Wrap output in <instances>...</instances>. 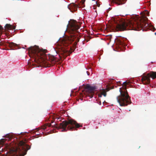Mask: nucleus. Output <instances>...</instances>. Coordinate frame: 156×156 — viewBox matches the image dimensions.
Masks as SVG:
<instances>
[{
  "mask_svg": "<svg viewBox=\"0 0 156 156\" xmlns=\"http://www.w3.org/2000/svg\"><path fill=\"white\" fill-rule=\"evenodd\" d=\"M96 5H97L98 7H99L100 6V4L98 3L97 1L95 2V4H94L93 6V8L94 9H95L96 8Z\"/></svg>",
  "mask_w": 156,
  "mask_h": 156,
  "instance_id": "obj_15",
  "label": "nucleus"
},
{
  "mask_svg": "<svg viewBox=\"0 0 156 156\" xmlns=\"http://www.w3.org/2000/svg\"><path fill=\"white\" fill-rule=\"evenodd\" d=\"M85 88L88 90L89 96L91 98L93 97L94 94V91L96 89L95 87L87 85L86 86Z\"/></svg>",
  "mask_w": 156,
  "mask_h": 156,
  "instance_id": "obj_9",
  "label": "nucleus"
},
{
  "mask_svg": "<svg viewBox=\"0 0 156 156\" xmlns=\"http://www.w3.org/2000/svg\"><path fill=\"white\" fill-rule=\"evenodd\" d=\"M148 20L147 17L141 18L136 16L132 17L130 20L124 21L120 23L116 24L114 26L117 31H123L127 30H139L148 26L146 23Z\"/></svg>",
  "mask_w": 156,
  "mask_h": 156,
  "instance_id": "obj_2",
  "label": "nucleus"
},
{
  "mask_svg": "<svg viewBox=\"0 0 156 156\" xmlns=\"http://www.w3.org/2000/svg\"><path fill=\"white\" fill-rule=\"evenodd\" d=\"M17 46V45L16 44L13 42H11L9 43V46L11 48H15Z\"/></svg>",
  "mask_w": 156,
  "mask_h": 156,
  "instance_id": "obj_12",
  "label": "nucleus"
},
{
  "mask_svg": "<svg viewBox=\"0 0 156 156\" xmlns=\"http://www.w3.org/2000/svg\"><path fill=\"white\" fill-rule=\"evenodd\" d=\"M26 143L25 141H20L19 144V146L16 148L14 151L16 153L23 154V155H25L27 151L30 148V146L26 144Z\"/></svg>",
  "mask_w": 156,
  "mask_h": 156,
  "instance_id": "obj_7",
  "label": "nucleus"
},
{
  "mask_svg": "<svg viewBox=\"0 0 156 156\" xmlns=\"http://www.w3.org/2000/svg\"><path fill=\"white\" fill-rule=\"evenodd\" d=\"M102 95L101 94H99L98 95V96L99 97H101V96H102Z\"/></svg>",
  "mask_w": 156,
  "mask_h": 156,
  "instance_id": "obj_19",
  "label": "nucleus"
},
{
  "mask_svg": "<svg viewBox=\"0 0 156 156\" xmlns=\"http://www.w3.org/2000/svg\"><path fill=\"white\" fill-rule=\"evenodd\" d=\"M151 78L152 79L156 78V72L151 71L147 74L145 76H143L141 80L144 84H148L150 83V79Z\"/></svg>",
  "mask_w": 156,
  "mask_h": 156,
  "instance_id": "obj_8",
  "label": "nucleus"
},
{
  "mask_svg": "<svg viewBox=\"0 0 156 156\" xmlns=\"http://www.w3.org/2000/svg\"><path fill=\"white\" fill-rule=\"evenodd\" d=\"M102 95H103L104 97H106V91L104 90L101 93Z\"/></svg>",
  "mask_w": 156,
  "mask_h": 156,
  "instance_id": "obj_16",
  "label": "nucleus"
},
{
  "mask_svg": "<svg viewBox=\"0 0 156 156\" xmlns=\"http://www.w3.org/2000/svg\"><path fill=\"white\" fill-rule=\"evenodd\" d=\"M70 43L68 38L64 37L60 39L59 42L56 44V46L55 48H56V52L61 58H65L70 54L69 50H67L66 47Z\"/></svg>",
  "mask_w": 156,
  "mask_h": 156,
  "instance_id": "obj_4",
  "label": "nucleus"
},
{
  "mask_svg": "<svg viewBox=\"0 0 156 156\" xmlns=\"http://www.w3.org/2000/svg\"><path fill=\"white\" fill-rule=\"evenodd\" d=\"M29 55L34 58V60L38 63L44 65V67L53 66L57 61L54 56H49L37 46L30 47L28 48Z\"/></svg>",
  "mask_w": 156,
  "mask_h": 156,
  "instance_id": "obj_1",
  "label": "nucleus"
},
{
  "mask_svg": "<svg viewBox=\"0 0 156 156\" xmlns=\"http://www.w3.org/2000/svg\"><path fill=\"white\" fill-rule=\"evenodd\" d=\"M5 28L8 30L15 29L16 28V27L13 26L9 24H7L5 26Z\"/></svg>",
  "mask_w": 156,
  "mask_h": 156,
  "instance_id": "obj_11",
  "label": "nucleus"
},
{
  "mask_svg": "<svg viewBox=\"0 0 156 156\" xmlns=\"http://www.w3.org/2000/svg\"><path fill=\"white\" fill-rule=\"evenodd\" d=\"M80 23L73 20H71L69 22V23L67 25V30L70 34V39L73 41H75V43L76 44L79 41L78 34H76L79 32L78 30L80 28Z\"/></svg>",
  "mask_w": 156,
  "mask_h": 156,
  "instance_id": "obj_6",
  "label": "nucleus"
},
{
  "mask_svg": "<svg viewBox=\"0 0 156 156\" xmlns=\"http://www.w3.org/2000/svg\"><path fill=\"white\" fill-rule=\"evenodd\" d=\"M92 1H95V0H92Z\"/></svg>",
  "mask_w": 156,
  "mask_h": 156,
  "instance_id": "obj_22",
  "label": "nucleus"
},
{
  "mask_svg": "<svg viewBox=\"0 0 156 156\" xmlns=\"http://www.w3.org/2000/svg\"><path fill=\"white\" fill-rule=\"evenodd\" d=\"M3 30V29L2 27L0 25V31Z\"/></svg>",
  "mask_w": 156,
  "mask_h": 156,
  "instance_id": "obj_18",
  "label": "nucleus"
},
{
  "mask_svg": "<svg viewBox=\"0 0 156 156\" xmlns=\"http://www.w3.org/2000/svg\"><path fill=\"white\" fill-rule=\"evenodd\" d=\"M155 34L156 35V33H155Z\"/></svg>",
  "mask_w": 156,
  "mask_h": 156,
  "instance_id": "obj_23",
  "label": "nucleus"
},
{
  "mask_svg": "<svg viewBox=\"0 0 156 156\" xmlns=\"http://www.w3.org/2000/svg\"><path fill=\"white\" fill-rule=\"evenodd\" d=\"M70 7L72 9H77L78 6L74 3H73L70 5Z\"/></svg>",
  "mask_w": 156,
  "mask_h": 156,
  "instance_id": "obj_13",
  "label": "nucleus"
},
{
  "mask_svg": "<svg viewBox=\"0 0 156 156\" xmlns=\"http://www.w3.org/2000/svg\"><path fill=\"white\" fill-rule=\"evenodd\" d=\"M5 137L6 139H1V141L2 143H4L6 140H10L12 138V136L8 134L6 135Z\"/></svg>",
  "mask_w": 156,
  "mask_h": 156,
  "instance_id": "obj_10",
  "label": "nucleus"
},
{
  "mask_svg": "<svg viewBox=\"0 0 156 156\" xmlns=\"http://www.w3.org/2000/svg\"><path fill=\"white\" fill-rule=\"evenodd\" d=\"M99 105H101V101H100L99 102Z\"/></svg>",
  "mask_w": 156,
  "mask_h": 156,
  "instance_id": "obj_21",
  "label": "nucleus"
},
{
  "mask_svg": "<svg viewBox=\"0 0 156 156\" xmlns=\"http://www.w3.org/2000/svg\"><path fill=\"white\" fill-rule=\"evenodd\" d=\"M118 44L120 45L123 46L124 45L125 43L122 40L119 39L118 41Z\"/></svg>",
  "mask_w": 156,
  "mask_h": 156,
  "instance_id": "obj_14",
  "label": "nucleus"
},
{
  "mask_svg": "<svg viewBox=\"0 0 156 156\" xmlns=\"http://www.w3.org/2000/svg\"><path fill=\"white\" fill-rule=\"evenodd\" d=\"M87 75H89V74H90L89 72H88V71H87Z\"/></svg>",
  "mask_w": 156,
  "mask_h": 156,
  "instance_id": "obj_20",
  "label": "nucleus"
},
{
  "mask_svg": "<svg viewBox=\"0 0 156 156\" xmlns=\"http://www.w3.org/2000/svg\"><path fill=\"white\" fill-rule=\"evenodd\" d=\"M52 118L53 119H54V120H52L51 121V123H53L54 122H55V120L56 119H59V118H57L56 117H55V116L52 117Z\"/></svg>",
  "mask_w": 156,
  "mask_h": 156,
  "instance_id": "obj_17",
  "label": "nucleus"
},
{
  "mask_svg": "<svg viewBox=\"0 0 156 156\" xmlns=\"http://www.w3.org/2000/svg\"><path fill=\"white\" fill-rule=\"evenodd\" d=\"M52 126V127H55L57 129H62V131H66L67 130H73L76 128H79L82 126L80 125L77 122L73 119H70L68 121H64L60 123L58 125L57 124H55L52 125L51 123H48L45 124L43 126H41V129L44 130L47 129L48 127Z\"/></svg>",
  "mask_w": 156,
  "mask_h": 156,
  "instance_id": "obj_3",
  "label": "nucleus"
},
{
  "mask_svg": "<svg viewBox=\"0 0 156 156\" xmlns=\"http://www.w3.org/2000/svg\"><path fill=\"white\" fill-rule=\"evenodd\" d=\"M131 82L129 80L126 81L123 83L122 85L125 87L124 90H122L120 88V95L117 97L118 102L121 106H127L128 104L131 103L130 98L129 96L126 89L127 85H129Z\"/></svg>",
  "mask_w": 156,
  "mask_h": 156,
  "instance_id": "obj_5",
  "label": "nucleus"
}]
</instances>
